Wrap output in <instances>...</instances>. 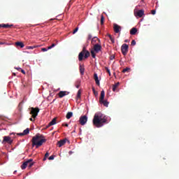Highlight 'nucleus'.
<instances>
[{"mask_svg": "<svg viewBox=\"0 0 179 179\" xmlns=\"http://www.w3.org/2000/svg\"><path fill=\"white\" fill-rule=\"evenodd\" d=\"M30 162H33L32 159H28L27 162H24L22 165H21V169L22 170H24L26 169V167H27V166H29V163H30Z\"/></svg>", "mask_w": 179, "mask_h": 179, "instance_id": "9d476101", "label": "nucleus"}, {"mask_svg": "<svg viewBox=\"0 0 179 179\" xmlns=\"http://www.w3.org/2000/svg\"><path fill=\"white\" fill-rule=\"evenodd\" d=\"M101 51V45L96 43L94 45L93 49L91 50V55L92 58H96V54H99Z\"/></svg>", "mask_w": 179, "mask_h": 179, "instance_id": "7ed1b4c3", "label": "nucleus"}, {"mask_svg": "<svg viewBox=\"0 0 179 179\" xmlns=\"http://www.w3.org/2000/svg\"><path fill=\"white\" fill-rule=\"evenodd\" d=\"M2 27L4 29H10V27H13V24H2Z\"/></svg>", "mask_w": 179, "mask_h": 179, "instance_id": "aec40b11", "label": "nucleus"}, {"mask_svg": "<svg viewBox=\"0 0 179 179\" xmlns=\"http://www.w3.org/2000/svg\"><path fill=\"white\" fill-rule=\"evenodd\" d=\"M62 126H63V127H69V124H68L67 123H66V124H63Z\"/></svg>", "mask_w": 179, "mask_h": 179, "instance_id": "37998d69", "label": "nucleus"}, {"mask_svg": "<svg viewBox=\"0 0 179 179\" xmlns=\"http://www.w3.org/2000/svg\"><path fill=\"white\" fill-rule=\"evenodd\" d=\"M48 50H50V49H48V48H43L41 49V51H43V52H45V51H48Z\"/></svg>", "mask_w": 179, "mask_h": 179, "instance_id": "e433bc0d", "label": "nucleus"}, {"mask_svg": "<svg viewBox=\"0 0 179 179\" xmlns=\"http://www.w3.org/2000/svg\"><path fill=\"white\" fill-rule=\"evenodd\" d=\"M55 157V155H51L49 158H48V160H54Z\"/></svg>", "mask_w": 179, "mask_h": 179, "instance_id": "4c0bfd02", "label": "nucleus"}, {"mask_svg": "<svg viewBox=\"0 0 179 179\" xmlns=\"http://www.w3.org/2000/svg\"><path fill=\"white\" fill-rule=\"evenodd\" d=\"M88 38L90 40V38H92V35H89Z\"/></svg>", "mask_w": 179, "mask_h": 179, "instance_id": "49530a36", "label": "nucleus"}, {"mask_svg": "<svg viewBox=\"0 0 179 179\" xmlns=\"http://www.w3.org/2000/svg\"><path fill=\"white\" fill-rule=\"evenodd\" d=\"M104 96H106V93L104 92V90H102L101 92V96L99 98V103L101 104H103L105 107H108V101H104Z\"/></svg>", "mask_w": 179, "mask_h": 179, "instance_id": "39448f33", "label": "nucleus"}, {"mask_svg": "<svg viewBox=\"0 0 179 179\" xmlns=\"http://www.w3.org/2000/svg\"><path fill=\"white\" fill-rule=\"evenodd\" d=\"M105 69H106V72L108 73L109 76H111V72L108 69V67H105Z\"/></svg>", "mask_w": 179, "mask_h": 179, "instance_id": "2f4dec72", "label": "nucleus"}, {"mask_svg": "<svg viewBox=\"0 0 179 179\" xmlns=\"http://www.w3.org/2000/svg\"><path fill=\"white\" fill-rule=\"evenodd\" d=\"M128 71H129V68L124 69L122 70V73H125V72H128Z\"/></svg>", "mask_w": 179, "mask_h": 179, "instance_id": "f704fd0d", "label": "nucleus"}, {"mask_svg": "<svg viewBox=\"0 0 179 179\" xmlns=\"http://www.w3.org/2000/svg\"><path fill=\"white\" fill-rule=\"evenodd\" d=\"M80 73L81 75H85V66L82 64L80 65Z\"/></svg>", "mask_w": 179, "mask_h": 179, "instance_id": "6ab92c4d", "label": "nucleus"}, {"mask_svg": "<svg viewBox=\"0 0 179 179\" xmlns=\"http://www.w3.org/2000/svg\"><path fill=\"white\" fill-rule=\"evenodd\" d=\"M18 135L19 136H24V133H19Z\"/></svg>", "mask_w": 179, "mask_h": 179, "instance_id": "a19ab883", "label": "nucleus"}, {"mask_svg": "<svg viewBox=\"0 0 179 179\" xmlns=\"http://www.w3.org/2000/svg\"><path fill=\"white\" fill-rule=\"evenodd\" d=\"M113 30H114L115 33H120V31H121V26H120L117 24H113Z\"/></svg>", "mask_w": 179, "mask_h": 179, "instance_id": "f8f14e48", "label": "nucleus"}, {"mask_svg": "<svg viewBox=\"0 0 179 179\" xmlns=\"http://www.w3.org/2000/svg\"><path fill=\"white\" fill-rule=\"evenodd\" d=\"M65 143H66V139L60 140L59 141L57 142V146L59 148H61V147L64 146V145H65Z\"/></svg>", "mask_w": 179, "mask_h": 179, "instance_id": "4468645a", "label": "nucleus"}, {"mask_svg": "<svg viewBox=\"0 0 179 179\" xmlns=\"http://www.w3.org/2000/svg\"><path fill=\"white\" fill-rule=\"evenodd\" d=\"M128 48H129V46L127 43H124L121 47L122 54L127 55L128 54Z\"/></svg>", "mask_w": 179, "mask_h": 179, "instance_id": "0eeeda50", "label": "nucleus"}, {"mask_svg": "<svg viewBox=\"0 0 179 179\" xmlns=\"http://www.w3.org/2000/svg\"><path fill=\"white\" fill-rule=\"evenodd\" d=\"M68 94H69V92L60 91L58 94V96L60 99H62V97H65V96H68Z\"/></svg>", "mask_w": 179, "mask_h": 179, "instance_id": "9b49d317", "label": "nucleus"}, {"mask_svg": "<svg viewBox=\"0 0 179 179\" xmlns=\"http://www.w3.org/2000/svg\"><path fill=\"white\" fill-rule=\"evenodd\" d=\"M101 24H104V15H101Z\"/></svg>", "mask_w": 179, "mask_h": 179, "instance_id": "cd10ccee", "label": "nucleus"}, {"mask_svg": "<svg viewBox=\"0 0 179 179\" xmlns=\"http://www.w3.org/2000/svg\"><path fill=\"white\" fill-rule=\"evenodd\" d=\"M36 46H27V50H34V48H36Z\"/></svg>", "mask_w": 179, "mask_h": 179, "instance_id": "473e14b6", "label": "nucleus"}, {"mask_svg": "<svg viewBox=\"0 0 179 179\" xmlns=\"http://www.w3.org/2000/svg\"><path fill=\"white\" fill-rule=\"evenodd\" d=\"M34 165V162H33V161L29 162L28 164V166L29 168L33 167Z\"/></svg>", "mask_w": 179, "mask_h": 179, "instance_id": "7c9ffc66", "label": "nucleus"}, {"mask_svg": "<svg viewBox=\"0 0 179 179\" xmlns=\"http://www.w3.org/2000/svg\"><path fill=\"white\" fill-rule=\"evenodd\" d=\"M120 86V83H117L115 85H113V92H115L117 90V88Z\"/></svg>", "mask_w": 179, "mask_h": 179, "instance_id": "b1692460", "label": "nucleus"}, {"mask_svg": "<svg viewBox=\"0 0 179 179\" xmlns=\"http://www.w3.org/2000/svg\"><path fill=\"white\" fill-rule=\"evenodd\" d=\"M124 43H128V40H125V41H124Z\"/></svg>", "mask_w": 179, "mask_h": 179, "instance_id": "de8ad7c7", "label": "nucleus"}, {"mask_svg": "<svg viewBox=\"0 0 179 179\" xmlns=\"http://www.w3.org/2000/svg\"><path fill=\"white\" fill-rule=\"evenodd\" d=\"M138 32V29L135 27L132 28L131 30H130V34L131 36H135V34H136V33Z\"/></svg>", "mask_w": 179, "mask_h": 179, "instance_id": "a211bd4d", "label": "nucleus"}, {"mask_svg": "<svg viewBox=\"0 0 179 179\" xmlns=\"http://www.w3.org/2000/svg\"><path fill=\"white\" fill-rule=\"evenodd\" d=\"M15 69H17V71H22V68H20V67L15 68Z\"/></svg>", "mask_w": 179, "mask_h": 179, "instance_id": "c03bdc74", "label": "nucleus"}, {"mask_svg": "<svg viewBox=\"0 0 179 179\" xmlns=\"http://www.w3.org/2000/svg\"><path fill=\"white\" fill-rule=\"evenodd\" d=\"M92 92H93V93H94V94L95 96H97V94H99L97 93V92H96V90L94 89V87H92Z\"/></svg>", "mask_w": 179, "mask_h": 179, "instance_id": "72a5a7b5", "label": "nucleus"}, {"mask_svg": "<svg viewBox=\"0 0 179 179\" xmlns=\"http://www.w3.org/2000/svg\"><path fill=\"white\" fill-rule=\"evenodd\" d=\"M75 86L77 89H79L80 87V80H77L75 83Z\"/></svg>", "mask_w": 179, "mask_h": 179, "instance_id": "5701e85b", "label": "nucleus"}, {"mask_svg": "<svg viewBox=\"0 0 179 179\" xmlns=\"http://www.w3.org/2000/svg\"><path fill=\"white\" fill-rule=\"evenodd\" d=\"M0 45H3V43L1 42V43H0Z\"/></svg>", "mask_w": 179, "mask_h": 179, "instance_id": "09e8293b", "label": "nucleus"}, {"mask_svg": "<svg viewBox=\"0 0 179 179\" xmlns=\"http://www.w3.org/2000/svg\"><path fill=\"white\" fill-rule=\"evenodd\" d=\"M143 15H145V10H139L136 16H138V17H142V16H143Z\"/></svg>", "mask_w": 179, "mask_h": 179, "instance_id": "f3484780", "label": "nucleus"}, {"mask_svg": "<svg viewBox=\"0 0 179 179\" xmlns=\"http://www.w3.org/2000/svg\"><path fill=\"white\" fill-rule=\"evenodd\" d=\"M80 96H82V90H79L77 93V100H79V99H80Z\"/></svg>", "mask_w": 179, "mask_h": 179, "instance_id": "393cba45", "label": "nucleus"}, {"mask_svg": "<svg viewBox=\"0 0 179 179\" xmlns=\"http://www.w3.org/2000/svg\"><path fill=\"white\" fill-rule=\"evenodd\" d=\"M40 113V109L38 108H31L30 114L32 115V118L36 119L37 115Z\"/></svg>", "mask_w": 179, "mask_h": 179, "instance_id": "423d86ee", "label": "nucleus"}, {"mask_svg": "<svg viewBox=\"0 0 179 179\" xmlns=\"http://www.w3.org/2000/svg\"><path fill=\"white\" fill-rule=\"evenodd\" d=\"M50 20H54V19H50Z\"/></svg>", "mask_w": 179, "mask_h": 179, "instance_id": "3c124183", "label": "nucleus"}, {"mask_svg": "<svg viewBox=\"0 0 179 179\" xmlns=\"http://www.w3.org/2000/svg\"><path fill=\"white\" fill-rule=\"evenodd\" d=\"M97 41H98V44H100V39H99V38L97 37H94L92 39V44L94 45L95 44H96Z\"/></svg>", "mask_w": 179, "mask_h": 179, "instance_id": "2eb2a0df", "label": "nucleus"}, {"mask_svg": "<svg viewBox=\"0 0 179 179\" xmlns=\"http://www.w3.org/2000/svg\"><path fill=\"white\" fill-rule=\"evenodd\" d=\"M2 27V24H0V28Z\"/></svg>", "mask_w": 179, "mask_h": 179, "instance_id": "8fccbe9b", "label": "nucleus"}, {"mask_svg": "<svg viewBox=\"0 0 179 179\" xmlns=\"http://www.w3.org/2000/svg\"><path fill=\"white\" fill-rule=\"evenodd\" d=\"M78 30H79V27H77L73 30V34H75L76 33H77Z\"/></svg>", "mask_w": 179, "mask_h": 179, "instance_id": "c9c22d12", "label": "nucleus"}, {"mask_svg": "<svg viewBox=\"0 0 179 179\" xmlns=\"http://www.w3.org/2000/svg\"><path fill=\"white\" fill-rule=\"evenodd\" d=\"M152 15H156V10H152L151 11Z\"/></svg>", "mask_w": 179, "mask_h": 179, "instance_id": "ea45409f", "label": "nucleus"}, {"mask_svg": "<svg viewBox=\"0 0 179 179\" xmlns=\"http://www.w3.org/2000/svg\"><path fill=\"white\" fill-rule=\"evenodd\" d=\"M3 142H6V143H8L9 145H12V143H13V140L12 139V138H10V136H5L3 137Z\"/></svg>", "mask_w": 179, "mask_h": 179, "instance_id": "1a4fd4ad", "label": "nucleus"}, {"mask_svg": "<svg viewBox=\"0 0 179 179\" xmlns=\"http://www.w3.org/2000/svg\"><path fill=\"white\" fill-rule=\"evenodd\" d=\"M34 120H36V119H34V118H33V117L29 118V121H32V122H34Z\"/></svg>", "mask_w": 179, "mask_h": 179, "instance_id": "a18cd8bd", "label": "nucleus"}, {"mask_svg": "<svg viewBox=\"0 0 179 179\" xmlns=\"http://www.w3.org/2000/svg\"><path fill=\"white\" fill-rule=\"evenodd\" d=\"M108 37H109V38H110L111 43H113V44H114V43H115L114 38H113V36H111V34H108Z\"/></svg>", "mask_w": 179, "mask_h": 179, "instance_id": "a878e982", "label": "nucleus"}, {"mask_svg": "<svg viewBox=\"0 0 179 179\" xmlns=\"http://www.w3.org/2000/svg\"><path fill=\"white\" fill-rule=\"evenodd\" d=\"M21 72H22V73H23L24 75L26 74V71H24V70H23V69H21Z\"/></svg>", "mask_w": 179, "mask_h": 179, "instance_id": "79ce46f5", "label": "nucleus"}, {"mask_svg": "<svg viewBox=\"0 0 179 179\" xmlns=\"http://www.w3.org/2000/svg\"><path fill=\"white\" fill-rule=\"evenodd\" d=\"M131 45H136V41H135V40L131 41Z\"/></svg>", "mask_w": 179, "mask_h": 179, "instance_id": "58836bf2", "label": "nucleus"}, {"mask_svg": "<svg viewBox=\"0 0 179 179\" xmlns=\"http://www.w3.org/2000/svg\"><path fill=\"white\" fill-rule=\"evenodd\" d=\"M31 142L32 146H36V148H38L40 146H43V143H45L47 142V139L44 138L43 134H37L32 138Z\"/></svg>", "mask_w": 179, "mask_h": 179, "instance_id": "f03ea898", "label": "nucleus"}, {"mask_svg": "<svg viewBox=\"0 0 179 179\" xmlns=\"http://www.w3.org/2000/svg\"><path fill=\"white\" fill-rule=\"evenodd\" d=\"M79 122L80 125H85L86 122H87V116L86 115L80 116Z\"/></svg>", "mask_w": 179, "mask_h": 179, "instance_id": "6e6552de", "label": "nucleus"}, {"mask_svg": "<svg viewBox=\"0 0 179 179\" xmlns=\"http://www.w3.org/2000/svg\"><path fill=\"white\" fill-rule=\"evenodd\" d=\"M57 44L52 43V45L48 47V50H51V48H54Z\"/></svg>", "mask_w": 179, "mask_h": 179, "instance_id": "c756f323", "label": "nucleus"}, {"mask_svg": "<svg viewBox=\"0 0 179 179\" xmlns=\"http://www.w3.org/2000/svg\"><path fill=\"white\" fill-rule=\"evenodd\" d=\"M73 115V113L72 112H68L66 115V118H67V120H70V118H72Z\"/></svg>", "mask_w": 179, "mask_h": 179, "instance_id": "4be33fe9", "label": "nucleus"}, {"mask_svg": "<svg viewBox=\"0 0 179 179\" xmlns=\"http://www.w3.org/2000/svg\"><path fill=\"white\" fill-rule=\"evenodd\" d=\"M73 132H75V130L73 131Z\"/></svg>", "mask_w": 179, "mask_h": 179, "instance_id": "864d4df0", "label": "nucleus"}, {"mask_svg": "<svg viewBox=\"0 0 179 179\" xmlns=\"http://www.w3.org/2000/svg\"><path fill=\"white\" fill-rule=\"evenodd\" d=\"M55 124H57V117L53 118L52 121L49 122L46 128H50V127H52V125H55Z\"/></svg>", "mask_w": 179, "mask_h": 179, "instance_id": "ddd939ff", "label": "nucleus"}, {"mask_svg": "<svg viewBox=\"0 0 179 179\" xmlns=\"http://www.w3.org/2000/svg\"><path fill=\"white\" fill-rule=\"evenodd\" d=\"M15 45L17 47H20V48H23V47H24V43H23V42H16Z\"/></svg>", "mask_w": 179, "mask_h": 179, "instance_id": "412c9836", "label": "nucleus"}, {"mask_svg": "<svg viewBox=\"0 0 179 179\" xmlns=\"http://www.w3.org/2000/svg\"><path fill=\"white\" fill-rule=\"evenodd\" d=\"M48 156H50V153H48V152H47L45 154V157L43 158V162H45V160H47V157H48Z\"/></svg>", "mask_w": 179, "mask_h": 179, "instance_id": "c85d7f7f", "label": "nucleus"}, {"mask_svg": "<svg viewBox=\"0 0 179 179\" xmlns=\"http://www.w3.org/2000/svg\"><path fill=\"white\" fill-rule=\"evenodd\" d=\"M92 123L96 128H101L104 124H107V117L100 112L96 113L94 115Z\"/></svg>", "mask_w": 179, "mask_h": 179, "instance_id": "f257e3e1", "label": "nucleus"}, {"mask_svg": "<svg viewBox=\"0 0 179 179\" xmlns=\"http://www.w3.org/2000/svg\"><path fill=\"white\" fill-rule=\"evenodd\" d=\"M94 79L95 80V83H96L97 86H100V80H99V76H97V73L94 74Z\"/></svg>", "mask_w": 179, "mask_h": 179, "instance_id": "dca6fc26", "label": "nucleus"}, {"mask_svg": "<svg viewBox=\"0 0 179 179\" xmlns=\"http://www.w3.org/2000/svg\"><path fill=\"white\" fill-rule=\"evenodd\" d=\"M30 132V129L29 128H27L25 130L23 131V133L24 135H28V134H29Z\"/></svg>", "mask_w": 179, "mask_h": 179, "instance_id": "bb28decb", "label": "nucleus"}, {"mask_svg": "<svg viewBox=\"0 0 179 179\" xmlns=\"http://www.w3.org/2000/svg\"><path fill=\"white\" fill-rule=\"evenodd\" d=\"M142 1V2H143V0H141Z\"/></svg>", "mask_w": 179, "mask_h": 179, "instance_id": "603ef678", "label": "nucleus"}, {"mask_svg": "<svg viewBox=\"0 0 179 179\" xmlns=\"http://www.w3.org/2000/svg\"><path fill=\"white\" fill-rule=\"evenodd\" d=\"M84 58H89L90 57V52L86 50V48H83V50L78 55V61H83Z\"/></svg>", "mask_w": 179, "mask_h": 179, "instance_id": "20e7f679", "label": "nucleus"}]
</instances>
